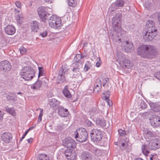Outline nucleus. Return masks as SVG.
<instances>
[{
  "mask_svg": "<svg viewBox=\"0 0 160 160\" xmlns=\"http://www.w3.org/2000/svg\"><path fill=\"white\" fill-rule=\"evenodd\" d=\"M74 136L77 141L82 142L87 140L88 137V134L85 128H81L77 129L75 132Z\"/></svg>",
  "mask_w": 160,
  "mask_h": 160,
  "instance_id": "obj_6",
  "label": "nucleus"
},
{
  "mask_svg": "<svg viewBox=\"0 0 160 160\" xmlns=\"http://www.w3.org/2000/svg\"><path fill=\"white\" fill-rule=\"evenodd\" d=\"M25 138L22 136L21 138L20 139V142H21Z\"/></svg>",
  "mask_w": 160,
  "mask_h": 160,
  "instance_id": "obj_64",
  "label": "nucleus"
},
{
  "mask_svg": "<svg viewBox=\"0 0 160 160\" xmlns=\"http://www.w3.org/2000/svg\"><path fill=\"white\" fill-rule=\"evenodd\" d=\"M28 132L26 130L25 132L24 133L23 135L22 136H23L25 138V136L27 135V133H28Z\"/></svg>",
  "mask_w": 160,
  "mask_h": 160,
  "instance_id": "obj_59",
  "label": "nucleus"
},
{
  "mask_svg": "<svg viewBox=\"0 0 160 160\" xmlns=\"http://www.w3.org/2000/svg\"><path fill=\"white\" fill-rule=\"evenodd\" d=\"M94 84L102 85V82L99 78H98L96 79L95 82Z\"/></svg>",
  "mask_w": 160,
  "mask_h": 160,
  "instance_id": "obj_44",
  "label": "nucleus"
},
{
  "mask_svg": "<svg viewBox=\"0 0 160 160\" xmlns=\"http://www.w3.org/2000/svg\"><path fill=\"white\" fill-rule=\"evenodd\" d=\"M103 97L102 98L103 99H104L108 103L109 106H112V103H111L110 105L109 103L110 100L109 99V96L110 95V92L109 91H107L106 92H104L103 93Z\"/></svg>",
  "mask_w": 160,
  "mask_h": 160,
  "instance_id": "obj_27",
  "label": "nucleus"
},
{
  "mask_svg": "<svg viewBox=\"0 0 160 160\" xmlns=\"http://www.w3.org/2000/svg\"><path fill=\"white\" fill-rule=\"evenodd\" d=\"M38 160H49V158L46 154L42 153L38 155Z\"/></svg>",
  "mask_w": 160,
  "mask_h": 160,
  "instance_id": "obj_31",
  "label": "nucleus"
},
{
  "mask_svg": "<svg viewBox=\"0 0 160 160\" xmlns=\"http://www.w3.org/2000/svg\"><path fill=\"white\" fill-rule=\"evenodd\" d=\"M149 145H150V146L151 147H152V148H154L153 149V150H154V149H156V146L155 145H152V143H151V144H150V143H149V144H148Z\"/></svg>",
  "mask_w": 160,
  "mask_h": 160,
  "instance_id": "obj_58",
  "label": "nucleus"
},
{
  "mask_svg": "<svg viewBox=\"0 0 160 160\" xmlns=\"http://www.w3.org/2000/svg\"><path fill=\"white\" fill-rule=\"evenodd\" d=\"M12 138L11 133L8 132L3 133L1 136L2 140L6 143H9L12 140Z\"/></svg>",
  "mask_w": 160,
  "mask_h": 160,
  "instance_id": "obj_15",
  "label": "nucleus"
},
{
  "mask_svg": "<svg viewBox=\"0 0 160 160\" xmlns=\"http://www.w3.org/2000/svg\"><path fill=\"white\" fill-rule=\"evenodd\" d=\"M149 104L154 111L158 112L160 111V105L158 103L150 102L149 103Z\"/></svg>",
  "mask_w": 160,
  "mask_h": 160,
  "instance_id": "obj_24",
  "label": "nucleus"
},
{
  "mask_svg": "<svg viewBox=\"0 0 160 160\" xmlns=\"http://www.w3.org/2000/svg\"><path fill=\"white\" fill-rule=\"evenodd\" d=\"M42 83V81L40 80H38L31 86V88L34 90H37L41 87Z\"/></svg>",
  "mask_w": 160,
  "mask_h": 160,
  "instance_id": "obj_29",
  "label": "nucleus"
},
{
  "mask_svg": "<svg viewBox=\"0 0 160 160\" xmlns=\"http://www.w3.org/2000/svg\"><path fill=\"white\" fill-rule=\"evenodd\" d=\"M125 2L123 0H117L112 4V7L115 10L123 6Z\"/></svg>",
  "mask_w": 160,
  "mask_h": 160,
  "instance_id": "obj_22",
  "label": "nucleus"
},
{
  "mask_svg": "<svg viewBox=\"0 0 160 160\" xmlns=\"http://www.w3.org/2000/svg\"><path fill=\"white\" fill-rule=\"evenodd\" d=\"M15 4L18 8H20L21 7V3L19 1H16L15 2Z\"/></svg>",
  "mask_w": 160,
  "mask_h": 160,
  "instance_id": "obj_49",
  "label": "nucleus"
},
{
  "mask_svg": "<svg viewBox=\"0 0 160 160\" xmlns=\"http://www.w3.org/2000/svg\"><path fill=\"white\" fill-rule=\"evenodd\" d=\"M58 113L61 117H65L68 115L69 112L67 109L60 106L58 109Z\"/></svg>",
  "mask_w": 160,
  "mask_h": 160,
  "instance_id": "obj_19",
  "label": "nucleus"
},
{
  "mask_svg": "<svg viewBox=\"0 0 160 160\" xmlns=\"http://www.w3.org/2000/svg\"><path fill=\"white\" fill-rule=\"evenodd\" d=\"M61 102L55 98H53L50 100L49 104L50 108L53 110H56L60 107Z\"/></svg>",
  "mask_w": 160,
  "mask_h": 160,
  "instance_id": "obj_14",
  "label": "nucleus"
},
{
  "mask_svg": "<svg viewBox=\"0 0 160 160\" xmlns=\"http://www.w3.org/2000/svg\"><path fill=\"white\" fill-rule=\"evenodd\" d=\"M39 73L38 75V78L41 76H43L44 75L43 68L42 67H39L38 68Z\"/></svg>",
  "mask_w": 160,
  "mask_h": 160,
  "instance_id": "obj_37",
  "label": "nucleus"
},
{
  "mask_svg": "<svg viewBox=\"0 0 160 160\" xmlns=\"http://www.w3.org/2000/svg\"><path fill=\"white\" fill-rule=\"evenodd\" d=\"M102 85L105 88H106V87H108V84L106 85V83H105V82H103Z\"/></svg>",
  "mask_w": 160,
  "mask_h": 160,
  "instance_id": "obj_60",
  "label": "nucleus"
},
{
  "mask_svg": "<svg viewBox=\"0 0 160 160\" xmlns=\"http://www.w3.org/2000/svg\"><path fill=\"white\" fill-rule=\"evenodd\" d=\"M3 116V114L1 112V111L0 110V120L2 119Z\"/></svg>",
  "mask_w": 160,
  "mask_h": 160,
  "instance_id": "obj_56",
  "label": "nucleus"
},
{
  "mask_svg": "<svg viewBox=\"0 0 160 160\" xmlns=\"http://www.w3.org/2000/svg\"><path fill=\"white\" fill-rule=\"evenodd\" d=\"M53 0H44V1L50 4L52 2Z\"/></svg>",
  "mask_w": 160,
  "mask_h": 160,
  "instance_id": "obj_55",
  "label": "nucleus"
},
{
  "mask_svg": "<svg viewBox=\"0 0 160 160\" xmlns=\"http://www.w3.org/2000/svg\"><path fill=\"white\" fill-rule=\"evenodd\" d=\"M81 59V54H77L76 55V56L74 58V60L75 62H78L79 60H80Z\"/></svg>",
  "mask_w": 160,
  "mask_h": 160,
  "instance_id": "obj_41",
  "label": "nucleus"
},
{
  "mask_svg": "<svg viewBox=\"0 0 160 160\" xmlns=\"http://www.w3.org/2000/svg\"><path fill=\"white\" fill-rule=\"evenodd\" d=\"M154 148L151 147L150 145L148 144L142 145L141 146V149L142 152L143 154L147 156L150 153L149 150H153Z\"/></svg>",
  "mask_w": 160,
  "mask_h": 160,
  "instance_id": "obj_17",
  "label": "nucleus"
},
{
  "mask_svg": "<svg viewBox=\"0 0 160 160\" xmlns=\"http://www.w3.org/2000/svg\"><path fill=\"white\" fill-rule=\"evenodd\" d=\"M73 149H67L65 151V157L69 160H74L77 157L76 153L72 150Z\"/></svg>",
  "mask_w": 160,
  "mask_h": 160,
  "instance_id": "obj_12",
  "label": "nucleus"
},
{
  "mask_svg": "<svg viewBox=\"0 0 160 160\" xmlns=\"http://www.w3.org/2000/svg\"><path fill=\"white\" fill-rule=\"evenodd\" d=\"M134 160H144L141 158H135Z\"/></svg>",
  "mask_w": 160,
  "mask_h": 160,
  "instance_id": "obj_61",
  "label": "nucleus"
},
{
  "mask_svg": "<svg viewBox=\"0 0 160 160\" xmlns=\"http://www.w3.org/2000/svg\"><path fill=\"white\" fill-rule=\"evenodd\" d=\"M116 58L117 61H118L119 63L122 62L126 58L125 56L122 52L118 51L116 54Z\"/></svg>",
  "mask_w": 160,
  "mask_h": 160,
  "instance_id": "obj_26",
  "label": "nucleus"
},
{
  "mask_svg": "<svg viewBox=\"0 0 160 160\" xmlns=\"http://www.w3.org/2000/svg\"><path fill=\"white\" fill-rule=\"evenodd\" d=\"M68 86L66 85L62 91V93L65 97L68 98H70L72 95L68 90Z\"/></svg>",
  "mask_w": 160,
  "mask_h": 160,
  "instance_id": "obj_25",
  "label": "nucleus"
},
{
  "mask_svg": "<svg viewBox=\"0 0 160 160\" xmlns=\"http://www.w3.org/2000/svg\"><path fill=\"white\" fill-rule=\"evenodd\" d=\"M147 136L149 137H152L154 136V134L151 131H148L146 134Z\"/></svg>",
  "mask_w": 160,
  "mask_h": 160,
  "instance_id": "obj_46",
  "label": "nucleus"
},
{
  "mask_svg": "<svg viewBox=\"0 0 160 160\" xmlns=\"http://www.w3.org/2000/svg\"><path fill=\"white\" fill-rule=\"evenodd\" d=\"M25 138L22 136L21 138L20 139V142H21Z\"/></svg>",
  "mask_w": 160,
  "mask_h": 160,
  "instance_id": "obj_63",
  "label": "nucleus"
},
{
  "mask_svg": "<svg viewBox=\"0 0 160 160\" xmlns=\"http://www.w3.org/2000/svg\"><path fill=\"white\" fill-rule=\"evenodd\" d=\"M68 71L66 65L63 64L58 70L57 80L59 81L58 83H61L66 82L65 74Z\"/></svg>",
  "mask_w": 160,
  "mask_h": 160,
  "instance_id": "obj_9",
  "label": "nucleus"
},
{
  "mask_svg": "<svg viewBox=\"0 0 160 160\" xmlns=\"http://www.w3.org/2000/svg\"><path fill=\"white\" fill-rule=\"evenodd\" d=\"M40 23L37 21L34 20L31 23V31L34 32H37L39 28Z\"/></svg>",
  "mask_w": 160,
  "mask_h": 160,
  "instance_id": "obj_23",
  "label": "nucleus"
},
{
  "mask_svg": "<svg viewBox=\"0 0 160 160\" xmlns=\"http://www.w3.org/2000/svg\"><path fill=\"white\" fill-rule=\"evenodd\" d=\"M35 72L34 69L30 66L24 67L22 70L21 76L25 81L31 80L34 76Z\"/></svg>",
  "mask_w": 160,
  "mask_h": 160,
  "instance_id": "obj_5",
  "label": "nucleus"
},
{
  "mask_svg": "<svg viewBox=\"0 0 160 160\" xmlns=\"http://www.w3.org/2000/svg\"><path fill=\"white\" fill-rule=\"evenodd\" d=\"M6 100L9 102H15L17 100V97L14 92H9L5 93Z\"/></svg>",
  "mask_w": 160,
  "mask_h": 160,
  "instance_id": "obj_16",
  "label": "nucleus"
},
{
  "mask_svg": "<svg viewBox=\"0 0 160 160\" xmlns=\"http://www.w3.org/2000/svg\"><path fill=\"white\" fill-rule=\"evenodd\" d=\"M150 122L152 126L154 128L158 127L160 125V117L157 115H153L151 118H150Z\"/></svg>",
  "mask_w": 160,
  "mask_h": 160,
  "instance_id": "obj_10",
  "label": "nucleus"
},
{
  "mask_svg": "<svg viewBox=\"0 0 160 160\" xmlns=\"http://www.w3.org/2000/svg\"><path fill=\"white\" fill-rule=\"evenodd\" d=\"M118 133L121 136L124 135L126 133V131L123 130L121 129H120L118 130Z\"/></svg>",
  "mask_w": 160,
  "mask_h": 160,
  "instance_id": "obj_45",
  "label": "nucleus"
},
{
  "mask_svg": "<svg viewBox=\"0 0 160 160\" xmlns=\"http://www.w3.org/2000/svg\"><path fill=\"white\" fill-rule=\"evenodd\" d=\"M109 81V78H105L103 80V82H105L106 83H108Z\"/></svg>",
  "mask_w": 160,
  "mask_h": 160,
  "instance_id": "obj_50",
  "label": "nucleus"
},
{
  "mask_svg": "<svg viewBox=\"0 0 160 160\" xmlns=\"http://www.w3.org/2000/svg\"><path fill=\"white\" fill-rule=\"evenodd\" d=\"M156 53L154 47L151 45H143L137 49L138 54L144 58H152L155 55Z\"/></svg>",
  "mask_w": 160,
  "mask_h": 160,
  "instance_id": "obj_2",
  "label": "nucleus"
},
{
  "mask_svg": "<svg viewBox=\"0 0 160 160\" xmlns=\"http://www.w3.org/2000/svg\"><path fill=\"white\" fill-rule=\"evenodd\" d=\"M92 65L91 63L89 61H87L86 63L84 68V71L86 72L90 68Z\"/></svg>",
  "mask_w": 160,
  "mask_h": 160,
  "instance_id": "obj_34",
  "label": "nucleus"
},
{
  "mask_svg": "<svg viewBox=\"0 0 160 160\" xmlns=\"http://www.w3.org/2000/svg\"><path fill=\"white\" fill-rule=\"evenodd\" d=\"M119 64L122 65L123 68H131L133 66V63L128 59L126 58Z\"/></svg>",
  "mask_w": 160,
  "mask_h": 160,
  "instance_id": "obj_21",
  "label": "nucleus"
},
{
  "mask_svg": "<svg viewBox=\"0 0 160 160\" xmlns=\"http://www.w3.org/2000/svg\"><path fill=\"white\" fill-rule=\"evenodd\" d=\"M35 127H30L27 130L28 132H29L33 128H35Z\"/></svg>",
  "mask_w": 160,
  "mask_h": 160,
  "instance_id": "obj_57",
  "label": "nucleus"
},
{
  "mask_svg": "<svg viewBox=\"0 0 160 160\" xmlns=\"http://www.w3.org/2000/svg\"><path fill=\"white\" fill-rule=\"evenodd\" d=\"M154 75L157 79L160 80V71L156 72L154 73Z\"/></svg>",
  "mask_w": 160,
  "mask_h": 160,
  "instance_id": "obj_47",
  "label": "nucleus"
},
{
  "mask_svg": "<svg viewBox=\"0 0 160 160\" xmlns=\"http://www.w3.org/2000/svg\"><path fill=\"white\" fill-rule=\"evenodd\" d=\"M87 56V55H81V59L82 58L84 57H86Z\"/></svg>",
  "mask_w": 160,
  "mask_h": 160,
  "instance_id": "obj_62",
  "label": "nucleus"
},
{
  "mask_svg": "<svg viewBox=\"0 0 160 160\" xmlns=\"http://www.w3.org/2000/svg\"><path fill=\"white\" fill-rule=\"evenodd\" d=\"M40 114L39 115V116L38 117V121H37V122H38V123H39L40 122H41L42 121V117L43 114V109H42V108H40Z\"/></svg>",
  "mask_w": 160,
  "mask_h": 160,
  "instance_id": "obj_38",
  "label": "nucleus"
},
{
  "mask_svg": "<svg viewBox=\"0 0 160 160\" xmlns=\"http://www.w3.org/2000/svg\"><path fill=\"white\" fill-rule=\"evenodd\" d=\"M80 64L78 62H77V63L75 65L74 68H80Z\"/></svg>",
  "mask_w": 160,
  "mask_h": 160,
  "instance_id": "obj_51",
  "label": "nucleus"
},
{
  "mask_svg": "<svg viewBox=\"0 0 160 160\" xmlns=\"http://www.w3.org/2000/svg\"><path fill=\"white\" fill-rule=\"evenodd\" d=\"M33 139L32 138H30L27 140L28 142L29 143H31L33 141Z\"/></svg>",
  "mask_w": 160,
  "mask_h": 160,
  "instance_id": "obj_53",
  "label": "nucleus"
},
{
  "mask_svg": "<svg viewBox=\"0 0 160 160\" xmlns=\"http://www.w3.org/2000/svg\"><path fill=\"white\" fill-rule=\"evenodd\" d=\"M122 14L119 13H116L112 20V23L113 28L116 32L118 33L117 36L119 38L120 36L123 37L125 35L123 34L125 32L122 30L121 27V19Z\"/></svg>",
  "mask_w": 160,
  "mask_h": 160,
  "instance_id": "obj_4",
  "label": "nucleus"
},
{
  "mask_svg": "<svg viewBox=\"0 0 160 160\" xmlns=\"http://www.w3.org/2000/svg\"><path fill=\"white\" fill-rule=\"evenodd\" d=\"M101 61L99 60V61H98L97 62L96 64V66L97 67H99L101 65Z\"/></svg>",
  "mask_w": 160,
  "mask_h": 160,
  "instance_id": "obj_52",
  "label": "nucleus"
},
{
  "mask_svg": "<svg viewBox=\"0 0 160 160\" xmlns=\"http://www.w3.org/2000/svg\"><path fill=\"white\" fill-rule=\"evenodd\" d=\"M93 114H97L99 113L100 111L98 106H93L90 110Z\"/></svg>",
  "mask_w": 160,
  "mask_h": 160,
  "instance_id": "obj_33",
  "label": "nucleus"
},
{
  "mask_svg": "<svg viewBox=\"0 0 160 160\" xmlns=\"http://www.w3.org/2000/svg\"><path fill=\"white\" fill-rule=\"evenodd\" d=\"M91 140L96 142L100 141L103 137V132L100 129H94L90 133Z\"/></svg>",
  "mask_w": 160,
  "mask_h": 160,
  "instance_id": "obj_7",
  "label": "nucleus"
},
{
  "mask_svg": "<svg viewBox=\"0 0 160 160\" xmlns=\"http://www.w3.org/2000/svg\"><path fill=\"white\" fill-rule=\"evenodd\" d=\"M62 145L68 149H74L76 146L77 143L75 141L70 137L65 138L62 141Z\"/></svg>",
  "mask_w": 160,
  "mask_h": 160,
  "instance_id": "obj_8",
  "label": "nucleus"
},
{
  "mask_svg": "<svg viewBox=\"0 0 160 160\" xmlns=\"http://www.w3.org/2000/svg\"><path fill=\"white\" fill-rule=\"evenodd\" d=\"M5 33L8 35H13L16 32V29L15 27L12 25H9L4 28Z\"/></svg>",
  "mask_w": 160,
  "mask_h": 160,
  "instance_id": "obj_18",
  "label": "nucleus"
},
{
  "mask_svg": "<svg viewBox=\"0 0 160 160\" xmlns=\"http://www.w3.org/2000/svg\"><path fill=\"white\" fill-rule=\"evenodd\" d=\"M122 49L126 52H129L134 49L133 44L131 42L126 41L122 42Z\"/></svg>",
  "mask_w": 160,
  "mask_h": 160,
  "instance_id": "obj_13",
  "label": "nucleus"
},
{
  "mask_svg": "<svg viewBox=\"0 0 160 160\" xmlns=\"http://www.w3.org/2000/svg\"><path fill=\"white\" fill-rule=\"evenodd\" d=\"M47 8L41 6L38 9V12L39 16L43 22L48 20L50 26L54 28L60 29L61 28V21L60 18L55 15L51 16V14L46 11Z\"/></svg>",
  "mask_w": 160,
  "mask_h": 160,
  "instance_id": "obj_1",
  "label": "nucleus"
},
{
  "mask_svg": "<svg viewBox=\"0 0 160 160\" xmlns=\"http://www.w3.org/2000/svg\"><path fill=\"white\" fill-rule=\"evenodd\" d=\"M85 123L88 127H92L94 126V124L91 121L88 119L86 120Z\"/></svg>",
  "mask_w": 160,
  "mask_h": 160,
  "instance_id": "obj_42",
  "label": "nucleus"
},
{
  "mask_svg": "<svg viewBox=\"0 0 160 160\" xmlns=\"http://www.w3.org/2000/svg\"><path fill=\"white\" fill-rule=\"evenodd\" d=\"M80 68H73L72 69L73 76L74 78L79 76L80 74Z\"/></svg>",
  "mask_w": 160,
  "mask_h": 160,
  "instance_id": "obj_32",
  "label": "nucleus"
},
{
  "mask_svg": "<svg viewBox=\"0 0 160 160\" xmlns=\"http://www.w3.org/2000/svg\"><path fill=\"white\" fill-rule=\"evenodd\" d=\"M96 123L98 125H99L102 127H104L106 125L105 121L103 119L98 118L96 120Z\"/></svg>",
  "mask_w": 160,
  "mask_h": 160,
  "instance_id": "obj_30",
  "label": "nucleus"
},
{
  "mask_svg": "<svg viewBox=\"0 0 160 160\" xmlns=\"http://www.w3.org/2000/svg\"><path fill=\"white\" fill-rule=\"evenodd\" d=\"M152 145H155L156 149H158L159 147H158V143H152Z\"/></svg>",
  "mask_w": 160,
  "mask_h": 160,
  "instance_id": "obj_54",
  "label": "nucleus"
},
{
  "mask_svg": "<svg viewBox=\"0 0 160 160\" xmlns=\"http://www.w3.org/2000/svg\"><path fill=\"white\" fill-rule=\"evenodd\" d=\"M48 34L47 31V30H45L41 32L40 33V36H41L42 37H46Z\"/></svg>",
  "mask_w": 160,
  "mask_h": 160,
  "instance_id": "obj_43",
  "label": "nucleus"
},
{
  "mask_svg": "<svg viewBox=\"0 0 160 160\" xmlns=\"http://www.w3.org/2000/svg\"><path fill=\"white\" fill-rule=\"evenodd\" d=\"M102 88V85L94 84V87L93 88V91L95 92H98L101 90Z\"/></svg>",
  "mask_w": 160,
  "mask_h": 160,
  "instance_id": "obj_35",
  "label": "nucleus"
},
{
  "mask_svg": "<svg viewBox=\"0 0 160 160\" xmlns=\"http://www.w3.org/2000/svg\"><path fill=\"white\" fill-rule=\"evenodd\" d=\"M20 53L21 54H24L26 52V49L23 47L20 49Z\"/></svg>",
  "mask_w": 160,
  "mask_h": 160,
  "instance_id": "obj_48",
  "label": "nucleus"
},
{
  "mask_svg": "<svg viewBox=\"0 0 160 160\" xmlns=\"http://www.w3.org/2000/svg\"><path fill=\"white\" fill-rule=\"evenodd\" d=\"M147 31L143 35V37L146 42L152 40L156 37L158 31L155 27L154 22L152 20H148L146 23Z\"/></svg>",
  "mask_w": 160,
  "mask_h": 160,
  "instance_id": "obj_3",
  "label": "nucleus"
},
{
  "mask_svg": "<svg viewBox=\"0 0 160 160\" xmlns=\"http://www.w3.org/2000/svg\"><path fill=\"white\" fill-rule=\"evenodd\" d=\"M4 108L5 111L11 115L12 116H16V113L14 108H9L8 106H7L5 107Z\"/></svg>",
  "mask_w": 160,
  "mask_h": 160,
  "instance_id": "obj_28",
  "label": "nucleus"
},
{
  "mask_svg": "<svg viewBox=\"0 0 160 160\" xmlns=\"http://www.w3.org/2000/svg\"><path fill=\"white\" fill-rule=\"evenodd\" d=\"M11 68V66L9 62L7 61L1 62H0V70L3 72L9 71Z\"/></svg>",
  "mask_w": 160,
  "mask_h": 160,
  "instance_id": "obj_11",
  "label": "nucleus"
},
{
  "mask_svg": "<svg viewBox=\"0 0 160 160\" xmlns=\"http://www.w3.org/2000/svg\"><path fill=\"white\" fill-rule=\"evenodd\" d=\"M68 5L72 7H75L77 5V1L75 0H68Z\"/></svg>",
  "mask_w": 160,
  "mask_h": 160,
  "instance_id": "obj_36",
  "label": "nucleus"
},
{
  "mask_svg": "<svg viewBox=\"0 0 160 160\" xmlns=\"http://www.w3.org/2000/svg\"><path fill=\"white\" fill-rule=\"evenodd\" d=\"M64 125L63 123H61L58 124L56 127L57 130L61 131L64 129Z\"/></svg>",
  "mask_w": 160,
  "mask_h": 160,
  "instance_id": "obj_40",
  "label": "nucleus"
},
{
  "mask_svg": "<svg viewBox=\"0 0 160 160\" xmlns=\"http://www.w3.org/2000/svg\"><path fill=\"white\" fill-rule=\"evenodd\" d=\"M93 155L88 151L82 152L81 154L80 158L82 160H92Z\"/></svg>",
  "mask_w": 160,
  "mask_h": 160,
  "instance_id": "obj_20",
  "label": "nucleus"
},
{
  "mask_svg": "<svg viewBox=\"0 0 160 160\" xmlns=\"http://www.w3.org/2000/svg\"><path fill=\"white\" fill-rule=\"evenodd\" d=\"M141 108L142 109H145L147 108V105L146 102L143 101H142L140 104Z\"/></svg>",
  "mask_w": 160,
  "mask_h": 160,
  "instance_id": "obj_39",
  "label": "nucleus"
}]
</instances>
